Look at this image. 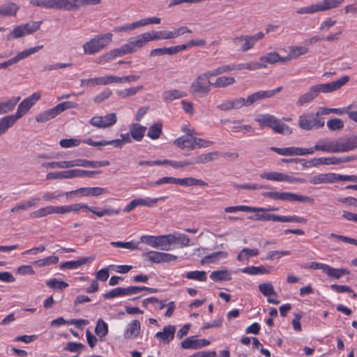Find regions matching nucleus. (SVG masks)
Returning a JSON list of instances; mask_svg holds the SVG:
<instances>
[{"instance_id":"obj_29","label":"nucleus","mask_w":357,"mask_h":357,"mask_svg":"<svg viewBox=\"0 0 357 357\" xmlns=\"http://www.w3.org/2000/svg\"><path fill=\"white\" fill-rule=\"evenodd\" d=\"M220 154V153L219 151H212L199 155L195 158L194 161H192V165L206 164L207 162L216 160Z\"/></svg>"},{"instance_id":"obj_54","label":"nucleus","mask_w":357,"mask_h":357,"mask_svg":"<svg viewBox=\"0 0 357 357\" xmlns=\"http://www.w3.org/2000/svg\"><path fill=\"white\" fill-rule=\"evenodd\" d=\"M185 278L200 282H205L207 280L206 273L204 271H189L185 274Z\"/></svg>"},{"instance_id":"obj_48","label":"nucleus","mask_w":357,"mask_h":357,"mask_svg":"<svg viewBox=\"0 0 357 357\" xmlns=\"http://www.w3.org/2000/svg\"><path fill=\"white\" fill-rule=\"evenodd\" d=\"M96 334L102 340L108 333V326L107 324L102 319H99L97 321L96 326L95 328Z\"/></svg>"},{"instance_id":"obj_58","label":"nucleus","mask_w":357,"mask_h":357,"mask_svg":"<svg viewBox=\"0 0 357 357\" xmlns=\"http://www.w3.org/2000/svg\"><path fill=\"white\" fill-rule=\"evenodd\" d=\"M59 261V257L56 256H50L42 259L35 261L34 265L38 267H43L45 266H50L52 264H56Z\"/></svg>"},{"instance_id":"obj_39","label":"nucleus","mask_w":357,"mask_h":357,"mask_svg":"<svg viewBox=\"0 0 357 357\" xmlns=\"http://www.w3.org/2000/svg\"><path fill=\"white\" fill-rule=\"evenodd\" d=\"M324 273L330 278L340 279L344 275H348L350 271L347 268H335L327 264Z\"/></svg>"},{"instance_id":"obj_40","label":"nucleus","mask_w":357,"mask_h":357,"mask_svg":"<svg viewBox=\"0 0 357 357\" xmlns=\"http://www.w3.org/2000/svg\"><path fill=\"white\" fill-rule=\"evenodd\" d=\"M152 40H168L175 38V32L174 31H152L149 32Z\"/></svg>"},{"instance_id":"obj_27","label":"nucleus","mask_w":357,"mask_h":357,"mask_svg":"<svg viewBox=\"0 0 357 357\" xmlns=\"http://www.w3.org/2000/svg\"><path fill=\"white\" fill-rule=\"evenodd\" d=\"M75 167H84L90 168H98L101 167H106L109 165L108 160L104 161H91L84 159H76L75 160Z\"/></svg>"},{"instance_id":"obj_10","label":"nucleus","mask_w":357,"mask_h":357,"mask_svg":"<svg viewBox=\"0 0 357 357\" xmlns=\"http://www.w3.org/2000/svg\"><path fill=\"white\" fill-rule=\"evenodd\" d=\"M142 257L155 264L169 262L177 259V256L158 251L144 252L142 254Z\"/></svg>"},{"instance_id":"obj_47","label":"nucleus","mask_w":357,"mask_h":357,"mask_svg":"<svg viewBox=\"0 0 357 357\" xmlns=\"http://www.w3.org/2000/svg\"><path fill=\"white\" fill-rule=\"evenodd\" d=\"M162 124L160 122L153 123L149 128L147 135L152 139H158L162 134Z\"/></svg>"},{"instance_id":"obj_15","label":"nucleus","mask_w":357,"mask_h":357,"mask_svg":"<svg viewBox=\"0 0 357 357\" xmlns=\"http://www.w3.org/2000/svg\"><path fill=\"white\" fill-rule=\"evenodd\" d=\"M261 178L270 180V181H288V182H303L304 180L299 178L293 177L283 173L271 172H264L260 175Z\"/></svg>"},{"instance_id":"obj_13","label":"nucleus","mask_w":357,"mask_h":357,"mask_svg":"<svg viewBox=\"0 0 357 357\" xmlns=\"http://www.w3.org/2000/svg\"><path fill=\"white\" fill-rule=\"evenodd\" d=\"M109 191L107 188L100 187H88L80 188L79 189L66 192V196L68 197L70 195L80 194L82 196H93L97 197L102 194H107Z\"/></svg>"},{"instance_id":"obj_42","label":"nucleus","mask_w":357,"mask_h":357,"mask_svg":"<svg viewBox=\"0 0 357 357\" xmlns=\"http://www.w3.org/2000/svg\"><path fill=\"white\" fill-rule=\"evenodd\" d=\"M344 2V0H323L319 1L320 11H326L339 7Z\"/></svg>"},{"instance_id":"obj_21","label":"nucleus","mask_w":357,"mask_h":357,"mask_svg":"<svg viewBox=\"0 0 357 357\" xmlns=\"http://www.w3.org/2000/svg\"><path fill=\"white\" fill-rule=\"evenodd\" d=\"M141 332V324L138 320H132L129 323L124 332L123 337L126 340H132L138 337Z\"/></svg>"},{"instance_id":"obj_9","label":"nucleus","mask_w":357,"mask_h":357,"mask_svg":"<svg viewBox=\"0 0 357 357\" xmlns=\"http://www.w3.org/2000/svg\"><path fill=\"white\" fill-rule=\"evenodd\" d=\"M117 121L116 113H109L104 116H96L91 119L89 123L93 126L105 128L114 125Z\"/></svg>"},{"instance_id":"obj_18","label":"nucleus","mask_w":357,"mask_h":357,"mask_svg":"<svg viewBox=\"0 0 357 357\" xmlns=\"http://www.w3.org/2000/svg\"><path fill=\"white\" fill-rule=\"evenodd\" d=\"M279 200L288 202H298L301 203L314 204V199L310 197L298 195L292 192H280Z\"/></svg>"},{"instance_id":"obj_14","label":"nucleus","mask_w":357,"mask_h":357,"mask_svg":"<svg viewBox=\"0 0 357 357\" xmlns=\"http://www.w3.org/2000/svg\"><path fill=\"white\" fill-rule=\"evenodd\" d=\"M152 41L149 32H146L132 38L127 43L128 47L132 50L130 53L135 52L137 50L143 47L146 43Z\"/></svg>"},{"instance_id":"obj_20","label":"nucleus","mask_w":357,"mask_h":357,"mask_svg":"<svg viewBox=\"0 0 357 357\" xmlns=\"http://www.w3.org/2000/svg\"><path fill=\"white\" fill-rule=\"evenodd\" d=\"M259 291L264 296L268 297L267 302L269 303L278 305L280 301L270 298L271 296H278L274 287L271 282H263L258 286Z\"/></svg>"},{"instance_id":"obj_16","label":"nucleus","mask_w":357,"mask_h":357,"mask_svg":"<svg viewBox=\"0 0 357 357\" xmlns=\"http://www.w3.org/2000/svg\"><path fill=\"white\" fill-rule=\"evenodd\" d=\"M310 149L313 150V153L315 151L335 153H337L336 140L321 139L315 144L314 147H310Z\"/></svg>"},{"instance_id":"obj_60","label":"nucleus","mask_w":357,"mask_h":357,"mask_svg":"<svg viewBox=\"0 0 357 357\" xmlns=\"http://www.w3.org/2000/svg\"><path fill=\"white\" fill-rule=\"evenodd\" d=\"M47 286L52 289H58L63 290L68 287V284L62 280H58L56 278L51 279L46 282Z\"/></svg>"},{"instance_id":"obj_8","label":"nucleus","mask_w":357,"mask_h":357,"mask_svg":"<svg viewBox=\"0 0 357 357\" xmlns=\"http://www.w3.org/2000/svg\"><path fill=\"white\" fill-rule=\"evenodd\" d=\"M349 79L350 78L348 75H344L336 81L314 86L317 91L318 95L320 93H331L340 89L342 86L345 85L349 81Z\"/></svg>"},{"instance_id":"obj_17","label":"nucleus","mask_w":357,"mask_h":357,"mask_svg":"<svg viewBox=\"0 0 357 357\" xmlns=\"http://www.w3.org/2000/svg\"><path fill=\"white\" fill-rule=\"evenodd\" d=\"M130 48L128 47L127 43L123 45L119 48L110 50L100 57V62H107L110 60L114 59L116 57L122 56L123 55L131 54Z\"/></svg>"},{"instance_id":"obj_33","label":"nucleus","mask_w":357,"mask_h":357,"mask_svg":"<svg viewBox=\"0 0 357 357\" xmlns=\"http://www.w3.org/2000/svg\"><path fill=\"white\" fill-rule=\"evenodd\" d=\"M57 9L67 11L79 9L78 0H56Z\"/></svg>"},{"instance_id":"obj_34","label":"nucleus","mask_w":357,"mask_h":357,"mask_svg":"<svg viewBox=\"0 0 357 357\" xmlns=\"http://www.w3.org/2000/svg\"><path fill=\"white\" fill-rule=\"evenodd\" d=\"M43 45L36 46L34 47L26 49V50L18 53L15 56L10 59L13 64H15L17 62H19L20 60L27 58L30 55H31L36 52H38L39 50H40L43 48Z\"/></svg>"},{"instance_id":"obj_62","label":"nucleus","mask_w":357,"mask_h":357,"mask_svg":"<svg viewBox=\"0 0 357 357\" xmlns=\"http://www.w3.org/2000/svg\"><path fill=\"white\" fill-rule=\"evenodd\" d=\"M280 59V55L277 52H268L265 55L260 57V61L261 62H266L270 64H274L278 62V59Z\"/></svg>"},{"instance_id":"obj_6","label":"nucleus","mask_w":357,"mask_h":357,"mask_svg":"<svg viewBox=\"0 0 357 357\" xmlns=\"http://www.w3.org/2000/svg\"><path fill=\"white\" fill-rule=\"evenodd\" d=\"M141 242L146 243L154 248L162 250H170L168 234L161 236H142Z\"/></svg>"},{"instance_id":"obj_49","label":"nucleus","mask_w":357,"mask_h":357,"mask_svg":"<svg viewBox=\"0 0 357 357\" xmlns=\"http://www.w3.org/2000/svg\"><path fill=\"white\" fill-rule=\"evenodd\" d=\"M143 89L144 86L142 85L132 86L118 91V95L123 98H127L135 96L138 92L143 90Z\"/></svg>"},{"instance_id":"obj_59","label":"nucleus","mask_w":357,"mask_h":357,"mask_svg":"<svg viewBox=\"0 0 357 357\" xmlns=\"http://www.w3.org/2000/svg\"><path fill=\"white\" fill-rule=\"evenodd\" d=\"M91 212L93 214L96 215L98 217L101 218L105 215H119L120 213V209H115V208H104L101 211H98L97 209L96 211L91 210Z\"/></svg>"},{"instance_id":"obj_44","label":"nucleus","mask_w":357,"mask_h":357,"mask_svg":"<svg viewBox=\"0 0 357 357\" xmlns=\"http://www.w3.org/2000/svg\"><path fill=\"white\" fill-rule=\"evenodd\" d=\"M210 278L214 282L229 281L231 279V274L227 270L213 271Z\"/></svg>"},{"instance_id":"obj_46","label":"nucleus","mask_w":357,"mask_h":357,"mask_svg":"<svg viewBox=\"0 0 357 357\" xmlns=\"http://www.w3.org/2000/svg\"><path fill=\"white\" fill-rule=\"evenodd\" d=\"M259 250L257 248L250 249V248H243L238 255L237 260L239 261H243L245 260H248L250 257H256L259 255Z\"/></svg>"},{"instance_id":"obj_7","label":"nucleus","mask_w":357,"mask_h":357,"mask_svg":"<svg viewBox=\"0 0 357 357\" xmlns=\"http://www.w3.org/2000/svg\"><path fill=\"white\" fill-rule=\"evenodd\" d=\"M40 93L35 92L23 100L18 105L15 116L19 120L40 99Z\"/></svg>"},{"instance_id":"obj_30","label":"nucleus","mask_w":357,"mask_h":357,"mask_svg":"<svg viewBox=\"0 0 357 357\" xmlns=\"http://www.w3.org/2000/svg\"><path fill=\"white\" fill-rule=\"evenodd\" d=\"M146 128L139 123H132L130 128V133L132 138L137 141L140 142L143 139Z\"/></svg>"},{"instance_id":"obj_43","label":"nucleus","mask_w":357,"mask_h":357,"mask_svg":"<svg viewBox=\"0 0 357 357\" xmlns=\"http://www.w3.org/2000/svg\"><path fill=\"white\" fill-rule=\"evenodd\" d=\"M185 96H186V93L184 91L178 89L168 90L163 93L164 100L167 102Z\"/></svg>"},{"instance_id":"obj_3","label":"nucleus","mask_w":357,"mask_h":357,"mask_svg":"<svg viewBox=\"0 0 357 357\" xmlns=\"http://www.w3.org/2000/svg\"><path fill=\"white\" fill-rule=\"evenodd\" d=\"M264 33L259 31L254 35H240L232 38V44L235 49L241 52H246L252 50L256 43L264 38Z\"/></svg>"},{"instance_id":"obj_5","label":"nucleus","mask_w":357,"mask_h":357,"mask_svg":"<svg viewBox=\"0 0 357 357\" xmlns=\"http://www.w3.org/2000/svg\"><path fill=\"white\" fill-rule=\"evenodd\" d=\"M319 115V112H317L315 116L312 114H303L301 115L298 119L299 128L305 130H311L322 128L324 126V121L319 119L318 117Z\"/></svg>"},{"instance_id":"obj_28","label":"nucleus","mask_w":357,"mask_h":357,"mask_svg":"<svg viewBox=\"0 0 357 357\" xmlns=\"http://www.w3.org/2000/svg\"><path fill=\"white\" fill-rule=\"evenodd\" d=\"M20 100V97H13L6 100H0V115L13 111Z\"/></svg>"},{"instance_id":"obj_52","label":"nucleus","mask_w":357,"mask_h":357,"mask_svg":"<svg viewBox=\"0 0 357 357\" xmlns=\"http://www.w3.org/2000/svg\"><path fill=\"white\" fill-rule=\"evenodd\" d=\"M165 199V197H161L158 198H137L136 202L137 206H144L146 207H153L156 205V204L160 200H163Z\"/></svg>"},{"instance_id":"obj_25","label":"nucleus","mask_w":357,"mask_h":357,"mask_svg":"<svg viewBox=\"0 0 357 357\" xmlns=\"http://www.w3.org/2000/svg\"><path fill=\"white\" fill-rule=\"evenodd\" d=\"M169 248L172 244H180L181 247H187L190 245V239L185 234L176 233L168 234ZM172 248H170L171 250Z\"/></svg>"},{"instance_id":"obj_37","label":"nucleus","mask_w":357,"mask_h":357,"mask_svg":"<svg viewBox=\"0 0 357 357\" xmlns=\"http://www.w3.org/2000/svg\"><path fill=\"white\" fill-rule=\"evenodd\" d=\"M317 96L318 93L314 86H312L307 92L300 96L297 101V105L301 106L303 105L304 104L313 100Z\"/></svg>"},{"instance_id":"obj_4","label":"nucleus","mask_w":357,"mask_h":357,"mask_svg":"<svg viewBox=\"0 0 357 357\" xmlns=\"http://www.w3.org/2000/svg\"><path fill=\"white\" fill-rule=\"evenodd\" d=\"M211 77L207 72L199 75L191 84V91L194 94L201 96H207L211 89L213 84L209 81Z\"/></svg>"},{"instance_id":"obj_63","label":"nucleus","mask_w":357,"mask_h":357,"mask_svg":"<svg viewBox=\"0 0 357 357\" xmlns=\"http://www.w3.org/2000/svg\"><path fill=\"white\" fill-rule=\"evenodd\" d=\"M290 255H291V252L289 251V250H284V251L275 250V251H271V252H268L267 253V256H266V259L267 260H274V259H280V258H281L282 257H284V256H289Z\"/></svg>"},{"instance_id":"obj_51","label":"nucleus","mask_w":357,"mask_h":357,"mask_svg":"<svg viewBox=\"0 0 357 357\" xmlns=\"http://www.w3.org/2000/svg\"><path fill=\"white\" fill-rule=\"evenodd\" d=\"M52 214L51 206H46L38 208L29 214V217L32 219H38L44 218Z\"/></svg>"},{"instance_id":"obj_55","label":"nucleus","mask_w":357,"mask_h":357,"mask_svg":"<svg viewBox=\"0 0 357 357\" xmlns=\"http://www.w3.org/2000/svg\"><path fill=\"white\" fill-rule=\"evenodd\" d=\"M231 71H233V65L228 64L219 66L216 68L213 69L212 70L208 71V73L210 74L211 77H215Z\"/></svg>"},{"instance_id":"obj_2","label":"nucleus","mask_w":357,"mask_h":357,"mask_svg":"<svg viewBox=\"0 0 357 357\" xmlns=\"http://www.w3.org/2000/svg\"><path fill=\"white\" fill-rule=\"evenodd\" d=\"M255 121L261 126L271 128L276 133L284 135H289L292 133V130L288 125L282 123L280 119L273 115L269 114H261L255 119Z\"/></svg>"},{"instance_id":"obj_45","label":"nucleus","mask_w":357,"mask_h":357,"mask_svg":"<svg viewBox=\"0 0 357 357\" xmlns=\"http://www.w3.org/2000/svg\"><path fill=\"white\" fill-rule=\"evenodd\" d=\"M236 82V79L233 77L221 76L215 79L213 84L215 88H225L228 86L232 85Z\"/></svg>"},{"instance_id":"obj_35","label":"nucleus","mask_w":357,"mask_h":357,"mask_svg":"<svg viewBox=\"0 0 357 357\" xmlns=\"http://www.w3.org/2000/svg\"><path fill=\"white\" fill-rule=\"evenodd\" d=\"M92 258H91V257H82V258L78 259L76 261H65L60 265V268L61 269H75L84 264H86Z\"/></svg>"},{"instance_id":"obj_22","label":"nucleus","mask_w":357,"mask_h":357,"mask_svg":"<svg viewBox=\"0 0 357 357\" xmlns=\"http://www.w3.org/2000/svg\"><path fill=\"white\" fill-rule=\"evenodd\" d=\"M337 174L335 173L319 174L312 177L310 183L312 185H319L322 183H333L337 181Z\"/></svg>"},{"instance_id":"obj_36","label":"nucleus","mask_w":357,"mask_h":357,"mask_svg":"<svg viewBox=\"0 0 357 357\" xmlns=\"http://www.w3.org/2000/svg\"><path fill=\"white\" fill-rule=\"evenodd\" d=\"M176 184L183 186H207L208 183L203 180L197 179L192 177H188L183 178H177Z\"/></svg>"},{"instance_id":"obj_1","label":"nucleus","mask_w":357,"mask_h":357,"mask_svg":"<svg viewBox=\"0 0 357 357\" xmlns=\"http://www.w3.org/2000/svg\"><path fill=\"white\" fill-rule=\"evenodd\" d=\"M113 34L111 33H100L91 38L82 45L85 54L92 55L106 49L112 42Z\"/></svg>"},{"instance_id":"obj_24","label":"nucleus","mask_w":357,"mask_h":357,"mask_svg":"<svg viewBox=\"0 0 357 357\" xmlns=\"http://www.w3.org/2000/svg\"><path fill=\"white\" fill-rule=\"evenodd\" d=\"M39 197H33L28 200L22 201L15 204L11 209V213H17L20 211H26L29 208L35 207L40 202Z\"/></svg>"},{"instance_id":"obj_56","label":"nucleus","mask_w":357,"mask_h":357,"mask_svg":"<svg viewBox=\"0 0 357 357\" xmlns=\"http://www.w3.org/2000/svg\"><path fill=\"white\" fill-rule=\"evenodd\" d=\"M17 10L18 7L15 3H10L8 5L2 6L1 7H0V15H15Z\"/></svg>"},{"instance_id":"obj_57","label":"nucleus","mask_w":357,"mask_h":357,"mask_svg":"<svg viewBox=\"0 0 357 357\" xmlns=\"http://www.w3.org/2000/svg\"><path fill=\"white\" fill-rule=\"evenodd\" d=\"M308 52V48L304 46H291L289 47V54L293 59L304 55Z\"/></svg>"},{"instance_id":"obj_64","label":"nucleus","mask_w":357,"mask_h":357,"mask_svg":"<svg viewBox=\"0 0 357 357\" xmlns=\"http://www.w3.org/2000/svg\"><path fill=\"white\" fill-rule=\"evenodd\" d=\"M327 126L331 130H340L344 127V123L340 119L334 118L328 121Z\"/></svg>"},{"instance_id":"obj_12","label":"nucleus","mask_w":357,"mask_h":357,"mask_svg":"<svg viewBox=\"0 0 357 357\" xmlns=\"http://www.w3.org/2000/svg\"><path fill=\"white\" fill-rule=\"evenodd\" d=\"M337 153H344L357 148V137H341L336 139Z\"/></svg>"},{"instance_id":"obj_26","label":"nucleus","mask_w":357,"mask_h":357,"mask_svg":"<svg viewBox=\"0 0 357 357\" xmlns=\"http://www.w3.org/2000/svg\"><path fill=\"white\" fill-rule=\"evenodd\" d=\"M17 121L18 119L14 114L7 115L0 118V137L13 127Z\"/></svg>"},{"instance_id":"obj_53","label":"nucleus","mask_w":357,"mask_h":357,"mask_svg":"<svg viewBox=\"0 0 357 357\" xmlns=\"http://www.w3.org/2000/svg\"><path fill=\"white\" fill-rule=\"evenodd\" d=\"M250 218L257 221L280 222V215L273 213L255 214Z\"/></svg>"},{"instance_id":"obj_50","label":"nucleus","mask_w":357,"mask_h":357,"mask_svg":"<svg viewBox=\"0 0 357 357\" xmlns=\"http://www.w3.org/2000/svg\"><path fill=\"white\" fill-rule=\"evenodd\" d=\"M318 12H321L318 2L307 6L301 7L297 9L296 11V13L298 15H312Z\"/></svg>"},{"instance_id":"obj_38","label":"nucleus","mask_w":357,"mask_h":357,"mask_svg":"<svg viewBox=\"0 0 357 357\" xmlns=\"http://www.w3.org/2000/svg\"><path fill=\"white\" fill-rule=\"evenodd\" d=\"M58 115L59 113L56 107H54L38 114L36 117V120L37 122L43 123L55 118Z\"/></svg>"},{"instance_id":"obj_19","label":"nucleus","mask_w":357,"mask_h":357,"mask_svg":"<svg viewBox=\"0 0 357 357\" xmlns=\"http://www.w3.org/2000/svg\"><path fill=\"white\" fill-rule=\"evenodd\" d=\"M277 208H262V207H252L249 206L244 205H238L234 206H227L225 208V211L226 213H234L237 211H243V212H252V213H259V212H267L271 211H276Z\"/></svg>"},{"instance_id":"obj_11","label":"nucleus","mask_w":357,"mask_h":357,"mask_svg":"<svg viewBox=\"0 0 357 357\" xmlns=\"http://www.w3.org/2000/svg\"><path fill=\"white\" fill-rule=\"evenodd\" d=\"M270 149L280 155H305L308 154H313V150L310 148H300V147H286L278 148L271 147Z\"/></svg>"},{"instance_id":"obj_23","label":"nucleus","mask_w":357,"mask_h":357,"mask_svg":"<svg viewBox=\"0 0 357 357\" xmlns=\"http://www.w3.org/2000/svg\"><path fill=\"white\" fill-rule=\"evenodd\" d=\"M176 327L173 325H168L163 328V331L158 332L155 337L165 344H169L174 337Z\"/></svg>"},{"instance_id":"obj_31","label":"nucleus","mask_w":357,"mask_h":357,"mask_svg":"<svg viewBox=\"0 0 357 357\" xmlns=\"http://www.w3.org/2000/svg\"><path fill=\"white\" fill-rule=\"evenodd\" d=\"M271 94L272 93L268 92V91H259L255 92L248 96L247 105L249 107L259 100L271 98Z\"/></svg>"},{"instance_id":"obj_61","label":"nucleus","mask_w":357,"mask_h":357,"mask_svg":"<svg viewBox=\"0 0 357 357\" xmlns=\"http://www.w3.org/2000/svg\"><path fill=\"white\" fill-rule=\"evenodd\" d=\"M42 22H31L22 24L25 34H31L40 29Z\"/></svg>"},{"instance_id":"obj_41","label":"nucleus","mask_w":357,"mask_h":357,"mask_svg":"<svg viewBox=\"0 0 357 357\" xmlns=\"http://www.w3.org/2000/svg\"><path fill=\"white\" fill-rule=\"evenodd\" d=\"M30 3L41 8L58 10L56 0H31Z\"/></svg>"},{"instance_id":"obj_32","label":"nucleus","mask_w":357,"mask_h":357,"mask_svg":"<svg viewBox=\"0 0 357 357\" xmlns=\"http://www.w3.org/2000/svg\"><path fill=\"white\" fill-rule=\"evenodd\" d=\"M273 270L270 266H248L242 270L243 273L250 275L268 274Z\"/></svg>"}]
</instances>
